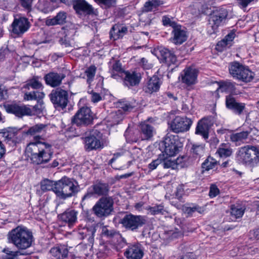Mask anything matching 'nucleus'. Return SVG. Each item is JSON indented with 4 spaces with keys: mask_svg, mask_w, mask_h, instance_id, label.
I'll use <instances>...</instances> for the list:
<instances>
[{
    "mask_svg": "<svg viewBox=\"0 0 259 259\" xmlns=\"http://www.w3.org/2000/svg\"><path fill=\"white\" fill-rule=\"evenodd\" d=\"M46 127V124H38L30 127L27 132V134L34 136V141L29 143L27 150L31 153L30 160L32 163L35 164L48 162L53 154L51 145L40 142V136L36 135L44 133Z\"/></svg>",
    "mask_w": 259,
    "mask_h": 259,
    "instance_id": "1",
    "label": "nucleus"
},
{
    "mask_svg": "<svg viewBox=\"0 0 259 259\" xmlns=\"http://www.w3.org/2000/svg\"><path fill=\"white\" fill-rule=\"evenodd\" d=\"M45 94L41 92L33 91L26 93L24 99L26 100H37V104L33 106L32 108L25 105H19L17 104L6 103L4 108L7 112L13 113L18 117H22L25 115H33L39 114L42 113L45 108L42 99Z\"/></svg>",
    "mask_w": 259,
    "mask_h": 259,
    "instance_id": "2",
    "label": "nucleus"
},
{
    "mask_svg": "<svg viewBox=\"0 0 259 259\" xmlns=\"http://www.w3.org/2000/svg\"><path fill=\"white\" fill-rule=\"evenodd\" d=\"M8 242L19 250L29 248L34 241L32 232L26 227L18 226L9 231L7 235Z\"/></svg>",
    "mask_w": 259,
    "mask_h": 259,
    "instance_id": "3",
    "label": "nucleus"
},
{
    "mask_svg": "<svg viewBox=\"0 0 259 259\" xmlns=\"http://www.w3.org/2000/svg\"><path fill=\"white\" fill-rule=\"evenodd\" d=\"M236 159L239 163L255 166L259 164V151L253 146L240 147L236 153Z\"/></svg>",
    "mask_w": 259,
    "mask_h": 259,
    "instance_id": "4",
    "label": "nucleus"
},
{
    "mask_svg": "<svg viewBox=\"0 0 259 259\" xmlns=\"http://www.w3.org/2000/svg\"><path fill=\"white\" fill-rule=\"evenodd\" d=\"M77 192V183L70 178L64 177L56 182V194L61 199L71 197Z\"/></svg>",
    "mask_w": 259,
    "mask_h": 259,
    "instance_id": "5",
    "label": "nucleus"
},
{
    "mask_svg": "<svg viewBox=\"0 0 259 259\" xmlns=\"http://www.w3.org/2000/svg\"><path fill=\"white\" fill-rule=\"evenodd\" d=\"M229 70L233 78L240 81L248 82L253 78V72L248 67L238 62L234 61L230 63Z\"/></svg>",
    "mask_w": 259,
    "mask_h": 259,
    "instance_id": "6",
    "label": "nucleus"
},
{
    "mask_svg": "<svg viewBox=\"0 0 259 259\" xmlns=\"http://www.w3.org/2000/svg\"><path fill=\"white\" fill-rule=\"evenodd\" d=\"M145 216L134 215L132 213L125 214L119 223L125 230L132 232H137L138 230L146 223Z\"/></svg>",
    "mask_w": 259,
    "mask_h": 259,
    "instance_id": "7",
    "label": "nucleus"
},
{
    "mask_svg": "<svg viewBox=\"0 0 259 259\" xmlns=\"http://www.w3.org/2000/svg\"><path fill=\"white\" fill-rule=\"evenodd\" d=\"M113 201L110 197H102L92 208V211L97 218L102 219L109 215L112 211Z\"/></svg>",
    "mask_w": 259,
    "mask_h": 259,
    "instance_id": "8",
    "label": "nucleus"
},
{
    "mask_svg": "<svg viewBox=\"0 0 259 259\" xmlns=\"http://www.w3.org/2000/svg\"><path fill=\"white\" fill-rule=\"evenodd\" d=\"M103 134L96 129H94L89 136L82 138L84 148L85 151L89 152L93 150L102 149L104 147L102 141Z\"/></svg>",
    "mask_w": 259,
    "mask_h": 259,
    "instance_id": "9",
    "label": "nucleus"
},
{
    "mask_svg": "<svg viewBox=\"0 0 259 259\" xmlns=\"http://www.w3.org/2000/svg\"><path fill=\"white\" fill-rule=\"evenodd\" d=\"M164 147V152L167 156H174L177 154L183 147V144L179 140L177 135L167 134L162 143Z\"/></svg>",
    "mask_w": 259,
    "mask_h": 259,
    "instance_id": "10",
    "label": "nucleus"
},
{
    "mask_svg": "<svg viewBox=\"0 0 259 259\" xmlns=\"http://www.w3.org/2000/svg\"><path fill=\"white\" fill-rule=\"evenodd\" d=\"M51 101L56 108H65L68 103V93L67 91L61 88L53 90L49 95Z\"/></svg>",
    "mask_w": 259,
    "mask_h": 259,
    "instance_id": "11",
    "label": "nucleus"
},
{
    "mask_svg": "<svg viewBox=\"0 0 259 259\" xmlns=\"http://www.w3.org/2000/svg\"><path fill=\"white\" fill-rule=\"evenodd\" d=\"M193 121L186 116H176L170 123V130L175 133H184L189 130Z\"/></svg>",
    "mask_w": 259,
    "mask_h": 259,
    "instance_id": "12",
    "label": "nucleus"
},
{
    "mask_svg": "<svg viewBox=\"0 0 259 259\" xmlns=\"http://www.w3.org/2000/svg\"><path fill=\"white\" fill-rule=\"evenodd\" d=\"M93 117L90 108L82 107L73 116L71 121L78 126L88 125L92 123Z\"/></svg>",
    "mask_w": 259,
    "mask_h": 259,
    "instance_id": "13",
    "label": "nucleus"
},
{
    "mask_svg": "<svg viewBox=\"0 0 259 259\" xmlns=\"http://www.w3.org/2000/svg\"><path fill=\"white\" fill-rule=\"evenodd\" d=\"M30 27V23L25 17L15 18L11 24V32L17 36H21Z\"/></svg>",
    "mask_w": 259,
    "mask_h": 259,
    "instance_id": "14",
    "label": "nucleus"
},
{
    "mask_svg": "<svg viewBox=\"0 0 259 259\" xmlns=\"http://www.w3.org/2000/svg\"><path fill=\"white\" fill-rule=\"evenodd\" d=\"M198 71L192 67H187L184 69L181 73L179 78L183 83L187 86L195 84L197 82Z\"/></svg>",
    "mask_w": 259,
    "mask_h": 259,
    "instance_id": "15",
    "label": "nucleus"
},
{
    "mask_svg": "<svg viewBox=\"0 0 259 259\" xmlns=\"http://www.w3.org/2000/svg\"><path fill=\"white\" fill-rule=\"evenodd\" d=\"M213 123L212 116L206 117L200 120L196 127L195 134L202 136L205 139L208 137V131Z\"/></svg>",
    "mask_w": 259,
    "mask_h": 259,
    "instance_id": "16",
    "label": "nucleus"
},
{
    "mask_svg": "<svg viewBox=\"0 0 259 259\" xmlns=\"http://www.w3.org/2000/svg\"><path fill=\"white\" fill-rule=\"evenodd\" d=\"M73 8L78 14L97 15V10L85 0H74Z\"/></svg>",
    "mask_w": 259,
    "mask_h": 259,
    "instance_id": "17",
    "label": "nucleus"
},
{
    "mask_svg": "<svg viewBox=\"0 0 259 259\" xmlns=\"http://www.w3.org/2000/svg\"><path fill=\"white\" fill-rule=\"evenodd\" d=\"M127 259H141L144 255V248L139 243L128 246L124 253Z\"/></svg>",
    "mask_w": 259,
    "mask_h": 259,
    "instance_id": "18",
    "label": "nucleus"
},
{
    "mask_svg": "<svg viewBox=\"0 0 259 259\" xmlns=\"http://www.w3.org/2000/svg\"><path fill=\"white\" fill-rule=\"evenodd\" d=\"M226 106L228 109L238 115H241L245 108V103L237 102L231 95L226 96Z\"/></svg>",
    "mask_w": 259,
    "mask_h": 259,
    "instance_id": "19",
    "label": "nucleus"
},
{
    "mask_svg": "<svg viewBox=\"0 0 259 259\" xmlns=\"http://www.w3.org/2000/svg\"><path fill=\"white\" fill-rule=\"evenodd\" d=\"M66 77L63 73H58L55 72H51L45 75L44 79L47 84L53 88L59 87L62 83V81Z\"/></svg>",
    "mask_w": 259,
    "mask_h": 259,
    "instance_id": "20",
    "label": "nucleus"
},
{
    "mask_svg": "<svg viewBox=\"0 0 259 259\" xmlns=\"http://www.w3.org/2000/svg\"><path fill=\"white\" fill-rule=\"evenodd\" d=\"M96 232V227L93 225L80 229L78 232V237L81 239L87 238L89 246H92L94 241L95 233Z\"/></svg>",
    "mask_w": 259,
    "mask_h": 259,
    "instance_id": "21",
    "label": "nucleus"
},
{
    "mask_svg": "<svg viewBox=\"0 0 259 259\" xmlns=\"http://www.w3.org/2000/svg\"><path fill=\"white\" fill-rule=\"evenodd\" d=\"M124 78V84L128 87H134L139 84L141 79V75L140 72L132 71H125Z\"/></svg>",
    "mask_w": 259,
    "mask_h": 259,
    "instance_id": "22",
    "label": "nucleus"
},
{
    "mask_svg": "<svg viewBox=\"0 0 259 259\" xmlns=\"http://www.w3.org/2000/svg\"><path fill=\"white\" fill-rule=\"evenodd\" d=\"M161 83L160 78L156 75H153L147 80L143 90L145 92L151 94L159 91Z\"/></svg>",
    "mask_w": 259,
    "mask_h": 259,
    "instance_id": "23",
    "label": "nucleus"
},
{
    "mask_svg": "<svg viewBox=\"0 0 259 259\" xmlns=\"http://www.w3.org/2000/svg\"><path fill=\"white\" fill-rule=\"evenodd\" d=\"M173 36L171 37L172 41L175 44H182L187 39L186 32L182 28L181 25H178L172 31Z\"/></svg>",
    "mask_w": 259,
    "mask_h": 259,
    "instance_id": "24",
    "label": "nucleus"
},
{
    "mask_svg": "<svg viewBox=\"0 0 259 259\" xmlns=\"http://www.w3.org/2000/svg\"><path fill=\"white\" fill-rule=\"evenodd\" d=\"M76 30L74 29H65L62 33V36L59 39V43L61 45L64 46L65 47L71 46V40L74 39V36L76 33Z\"/></svg>",
    "mask_w": 259,
    "mask_h": 259,
    "instance_id": "25",
    "label": "nucleus"
},
{
    "mask_svg": "<svg viewBox=\"0 0 259 259\" xmlns=\"http://www.w3.org/2000/svg\"><path fill=\"white\" fill-rule=\"evenodd\" d=\"M161 59L168 65L176 64L177 59L176 55L171 51L166 48H161L159 50Z\"/></svg>",
    "mask_w": 259,
    "mask_h": 259,
    "instance_id": "26",
    "label": "nucleus"
},
{
    "mask_svg": "<svg viewBox=\"0 0 259 259\" xmlns=\"http://www.w3.org/2000/svg\"><path fill=\"white\" fill-rule=\"evenodd\" d=\"M77 211L75 210H67L59 215L62 221L67 223L69 226L73 225L77 222Z\"/></svg>",
    "mask_w": 259,
    "mask_h": 259,
    "instance_id": "27",
    "label": "nucleus"
},
{
    "mask_svg": "<svg viewBox=\"0 0 259 259\" xmlns=\"http://www.w3.org/2000/svg\"><path fill=\"white\" fill-rule=\"evenodd\" d=\"M127 32V28L126 26L115 25L112 27L110 31V35L111 38L117 40L122 38Z\"/></svg>",
    "mask_w": 259,
    "mask_h": 259,
    "instance_id": "28",
    "label": "nucleus"
},
{
    "mask_svg": "<svg viewBox=\"0 0 259 259\" xmlns=\"http://www.w3.org/2000/svg\"><path fill=\"white\" fill-rule=\"evenodd\" d=\"M66 13L61 11L59 12L54 18L47 19L46 21V24L47 26L62 25L66 22Z\"/></svg>",
    "mask_w": 259,
    "mask_h": 259,
    "instance_id": "29",
    "label": "nucleus"
},
{
    "mask_svg": "<svg viewBox=\"0 0 259 259\" xmlns=\"http://www.w3.org/2000/svg\"><path fill=\"white\" fill-rule=\"evenodd\" d=\"M228 15L227 11H224L221 16H217V15H211L209 21V26L211 27L213 32H215L218 27L221 25L223 21L224 20Z\"/></svg>",
    "mask_w": 259,
    "mask_h": 259,
    "instance_id": "30",
    "label": "nucleus"
},
{
    "mask_svg": "<svg viewBox=\"0 0 259 259\" xmlns=\"http://www.w3.org/2000/svg\"><path fill=\"white\" fill-rule=\"evenodd\" d=\"M50 252L57 259H64L67 257L68 250L65 246L59 245L51 248Z\"/></svg>",
    "mask_w": 259,
    "mask_h": 259,
    "instance_id": "31",
    "label": "nucleus"
},
{
    "mask_svg": "<svg viewBox=\"0 0 259 259\" xmlns=\"http://www.w3.org/2000/svg\"><path fill=\"white\" fill-rule=\"evenodd\" d=\"M141 134L142 140H149L153 135V127L146 122H144L141 124Z\"/></svg>",
    "mask_w": 259,
    "mask_h": 259,
    "instance_id": "32",
    "label": "nucleus"
},
{
    "mask_svg": "<svg viewBox=\"0 0 259 259\" xmlns=\"http://www.w3.org/2000/svg\"><path fill=\"white\" fill-rule=\"evenodd\" d=\"M109 71L111 73V77L116 79H119L121 77V74L124 73L125 72L123 71L121 64L119 61H115L112 64L110 68Z\"/></svg>",
    "mask_w": 259,
    "mask_h": 259,
    "instance_id": "33",
    "label": "nucleus"
},
{
    "mask_svg": "<svg viewBox=\"0 0 259 259\" xmlns=\"http://www.w3.org/2000/svg\"><path fill=\"white\" fill-rule=\"evenodd\" d=\"M91 187L95 195L98 196L106 195L109 191L108 185L106 183L99 182L94 184Z\"/></svg>",
    "mask_w": 259,
    "mask_h": 259,
    "instance_id": "34",
    "label": "nucleus"
},
{
    "mask_svg": "<svg viewBox=\"0 0 259 259\" xmlns=\"http://www.w3.org/2000/svg\"><path fill=\"white\" fill-rule=\"evenodd\" d=\"M20 132V130L15 128H9L4 133V136L7 142L15 144L18 140L17 136Z\"/></svg>",
    "mask_w": 259,
    "mask_h": 259,
    "instance_id": "35",
    "label": "nucleus"
},
{
    "mask_svg": "<svg viewBox=\"0 0 259 259\" xmlns=\"http://www.w3.org/2000/svg\"><path fill=\"white\" fill-rule=\"evenodd\" d=\"M217 153L220 157L226 158L232 154V149L227 144H222L218 149Z\"/></svg>",
    "mask_w": 259,
    "mask_h": 259,
    "instance_id": "36",
    "label": "nucleus"
},
{
    "mask_svg": "<svg viewBox=\"0 0 259 259\" xmlns=\"http://www.w3.org/2000/svg\"><path fill=\"white\" fill-rule=\"evenodd\" d=\"M249 134L250 132L248 131H243L233 134L231 135L230 139L232 142H243L244 140L247 139Z\"/></svg>",
    "mask_w": 259,
    "mask_h": 259,
    "instance_id": "37",
    "label": "nucleus"
},
{
    "mask_svg": "<svg viewBox=\"0 0 259 259\" xmlns=\"http://www.w3.org/2000/svg\"><path fill=\"white\" fill-rule=\"evenodd\" d=\"M162 4L163 2L161 0H148L145 3L144 11L147 12L152 11L154 9H156Z\"/></svg>",
    "mask_w": 259,
    "mask_h": 259,
    "instance_id": "38",
    "label": "nucleus"
},
{
    "mask_svg": "<svg viewBox=\"0 0 259 259\" xmlns=\"http://www.w3.org/2000/svg\"><path fill=\"white\" fill-rule=\"evenodd\" d=\"M191 152L195 157H199L202 156L204 152V145L203 144H193L191 149Z\"/></svg>",
    "mask_w": 259,
    "mask_h": 259,
    "instance_id": "39",
    "label": "nucleus"
},
{
    "mask_svg": "<svg viewBox=\"0 0 259 259\" xmlns=\"http://www.w3.org/2000/svg\"><path fill=\"white\" fill-rule=\"evenodd\" d=\"M41 189L43 191L52 190L56 194V182L44 180L41 182Z\"/></svg>",
    "mask_w": 259,
    "mask_h": 259,
    "instance_id": "40",
    "label": "nucleus"
},
{
    "mask_svg": "<svg viewBox=\"0 0 259 259\" xmlns=\"http://www.w3.org/2000/svg\"><path fill=\"white\" fill-rule=\"evenodd\" d=\"M245 209L238 204H233L231 206V214L236 219L242 217L244 213Z\"/></svg>",
    "mask_w": 259,
    "mask_h": 259,
    "instance_id": "41",
    "label": "nucleus"
},
{
    "mask_svg": "<svg viewBox=\"0 0 259 259\" xmlns=\"http://www.w3.org/2000/svg\"><path fill=\"white\" fill-rule=\"evenodd\" d=\"M101 233L103 236L111 238H116L119 232L112 228H109L107 226H103Z\"/></svg>",
    "mask_w": 259,
    "mask_h": 259,
    "instance_id": "42",
    "label": "nucleus"
},
{
    "mask_svg": "<svg viewBox=\"0 0 259 259\" xmlns=\"http://www.w3.org/2000/svg\"><path fill=\"white\" fill-rule=\"evenodd\" d=\"M217 164V161L215 159L209 157L202 164V167L206 170H209L215 168Z\"/></svg>",
    "mask_w": 259,
    "mask_h": 259,
    "instance_id": "43",
    "label": "nucleus"
},
{
    "mask_svg": "<svg viewBox=\"0 0 259 259\" xmlns=\"http://www.w3.org/2000/svg\"><path fill=\"white\" fill-rule=\"evenodd\" d=\"M146 209L151 215L163 214L165 211L163 206L161 204L155 205L152 207L149 206Z\"/></svg>",
    "mask_w": 259,
    "mask_h": 259,
    "instance_id": "44",
    "label": "nucleus"
},
{
    "mask_svg": "<svg viewBox=\"0 0 259 259\" xmlns=\"http://www.w3.org/2000/svg\"><path fill=\"white\" fill-rule=\"evenodd\" d=\"M235 83L231 81H224L221 82L219 86V89L222 92L232 91L235 90Z\"/></svg>",
    "mask_w": 259,
    "mask_h": 259,
    "instance_id": "45",
    "label": "nucleus"
},
{
    "mask_svg": "<svg viewBox=\"0 0 259 259\" xmlns=\"http://www.w3.org/2000/svg\"><path fill=\"white\" fill-rule=\"evenodd\" d=\"M203 208L198 205L186 207L185 209V213H187L189 216L192 215L195 212H197L201 214L203 213Z\"/></svg>",
    "mask_w": 259,
    "mask_h": 259,
    "instance_id": "46",
    "label": "nucleus"
},
{
    "mask_svg": "<svg viewBox=\"0 0 259 259\" xmlns=\"http://www.w3.org/2000/svg\"><path fill=\"white\" fill-rule=\"evenodd\" d=\"M95 1L105 9L114 6L116 2V0H95Z\"/></svg>",
    "mask_w": 259,
    "mask_h": 259,
    "instance_id": "47",
    "label": "nucleus"
},
{
    "mask_svg": "<svg viewBox=\"0 0 259 259\" xmlns=\"http://www.w3.org/2000/svg\"><path fill=\"white\" fill-rule=\"evenodd\" d=\"M163 160V155L161 154L158 155L157 159L153 160L152 161L148 164V167L150 171L156 169L158 165L162 162Z\"/></svg>",
    "mask_w": 259,
    "mask_h": 259,
    "instance_id": "48",
    "label": "nucleus"
},
{
    "mask_svg": "<svg viewBox=\"0 0 259 259\" xmlns=\"http://www.w3.org/2000/svg\"><path fill=\"white\" fill-rule=\"evenodd\" d=\"M237 5L241 9L244 10L249 5L256 2L257 0H236Z\"/></svg>",
    "mask_w": 259,
    "mask_h": 259,
    "instance_id": "49",
    "label": "nucleus"
},
{
    "mask_svg": "<svg viewBox=\"0 0 259 259\" xmlns=\"http://www.w3.org/2000/svg\"><path fill=\"white\" fill-rule=\"evenodd\" d=\"M27 85L34 89H39L42 87L41 83L38 80V77H34L30 80Z\"/></svg>",
    "mask_w": 259,
    "mask_h": 259,
    "instance_id": "50",
    "label": "nucleus"
},
{
    "mask_svg": "<svg viewBox=\"0 0 259 259\" xmlns=\"http://www.w3.org/2000/svg\"><path fill=\"white\" fill-rule=\"evenodd\" d=\"M162 21L163 25L165 26H170L173 28V29L179 25L175 21H172L170 18L166 16L162 17Z\"/></svg>",
    "mask_w": 259,
    "mask_h": 259,
    "instance_id": "51",
    "label": "nucleus"
},
{
    "mask_svg": "<svg viewBox=\"0 0 259 259\" xmlns=\"http://www.w3.org/2000/svg\"><path fill=\"white\" fill-rule=\"evenodd\" d=\"M119 104L120 108L124 111H130L135 107L131 103L126 101L120 102Z\"/></svg>",
    "mask_w": 259,
    "mask_h": 259,
    "instance_id": "52",
    "label": "nucleus"
},
{
    "mask_svg": "<svg viewBox=\"0 0 259 259\" xmlns=\"http://www.w3.org/2000/svg\"><path fill=\"white\" fill-rule=\"evenodd\" d=\"M115 238L117 239L116 245L117 248L121 249L126 245V240L125 238L122 237L120 233L117 234V236Z\"/></svg>",
    "mask_w": 259,
    "mask_h": 259,
    "instance_id": "53",
    "label": "nucleus"
},
{
    "mask_svg": "<svg viewBox=\"0 0 259 259\" xmlns=\"http://www.w3.org/2000/svg\"><path fill=\"white\" fill-rule=\"evenodd\" d=\"M162 155H163V160H162L163 167L165 168L170 167L174 168L176 165L175 161L169 159L167 157H165L164 154Z\"/></svg>",
    "mask_w": 259,
    "mask_h": 259,
    "instance_id": "54",
    "label": "nucleus"
},
{
    "mask_svg": "<svg viewBox=\"0 0 259 259\" xmlns=\"http://www.w3.org/2000/svg\"><path fill=\"white\" fill-rule=\"evenodd\" d=\"M96 71V67L95 66H91L85 71V74L88 77V80H93Z\"/></svg>",
    "mask_w": 259,
    "mask_h": 259,
    "instance_id": "55",
    "label": "nucleus"
},
{
    "mask_svg": "<svg viewBox=\"0 0 259 259\" xmlns=\"http://www.w3.org/2000/svg\"><path fill=\"white\" fill-rule=\"evenodd\" d=\"M140 65L144 69L148 70L152 67V64L149 63L148 60L145 58H142L141 59Z\"/></svg>",
    "mask_w": 259,
    "mask_h": 259,
    "instance_id": "56",
    "label": "nucleus"
},
{
    "mask_svg": "<svg viewBox=\"0 0 259 259\" xmlns=\"http://www.w3.org/2000/svg\"><path fill=\"white\" fill-rule=\"evenodd\" d=\"M220 192L218 188L214 185H212L210 187L209 195L211 198L217 196Z\"/></svg>",
    "mask_w": 259,
    "mask_h": 259,
    "instance_id": "57",
    "label": "nucleus"
},
{
    "mask_svg": "<svg viewBox=\"0 0 259 259\" xmlns=\"http://www.w3.org/2000/svg\"><path fill=\"white\" fill-rule=\"evenodd\" d=\"M95 194L94 193L93 190L91 187H90L88 190L87 193L83 195L82 198V201H84L86 199H88L93 197Z\"/></svg>",
    "mask_w": 259,
    "mask_h": 259,
    "instance_id": "58",
    "label": "nucleus"
},
{
    "mask_svg": "<svg viewBox=\"0 0 259 259\" xmlns=\"http://www.w3.org/2000/svg\"><path fill=\"white\" fill-rule=\"evenodd\" d=\"M224 11H227V10L223 7H219L215 8L214 10H212V13L211 15H216L217 16H221L222 14Z\"/></svg>",
    "mask_w": 259,
    "mask_h": 259,
    "instance_id": "59",
    "label": "nucleus"
},
{
    "mask_svg": "<svg viewBox=\"0 0 259 259\" xmlns=\"http://www.w3.org/2000/svg\"><path fill=\"white\" fill-rule=\"evenodd\" d=\"M102 100V97L98 93L93 92L91 94V100L94 103H97Z\"/></svg>",
    "mask_w": 259,
    "mask_h": 259,
    "instance_id": "60",
    "label": "nucleus"
},
{
    "mask_svg": "<svg viewBox=\"0 0 259 259\" xmlns=\"http://www.w3.org/2000/svg\"><path fill=\"white\" fill-rule=\"evenodd\" d=\"M33 0H21L22 7L29 10L31 7Z\"/></svg>",
    "mask_w": 259,
    "mask_h": 259,
    "instance_id": "61",
    "label": "nucleus"
},
{
    "mask_svg": "<svg viewBox=\"0 0 259 259\" xmlns=\"http://www.w3.org/2000/svg\"><path fill=\"white\" fill-rule=\"evenodd\" d=\"M235 34L234 32L231 31L228 33L224 38V39L230 44L235 38Z\"/></svg>",
    "mask_w": 259,
    "mask_h": 259,
    "instance_id": "62",
    "label": "nucleus"
},
{
    "mask_svg": "<svg viewBox=\"0 0 259 259\" xmlns=\"http://www.w3.org/2000/svg\"><path fill=\"white\" fill-rule=\"evenodd\" d=\"M229 44L224 38L222 40L218 42L217 44V47L219 49L220 48H221L220 50L222 51L224 48L227 47Z\"/></svg>",
    "mask_w": 259,
    "mask_h": 259,
    "instance_id": "63",
    "label": "nucleus"
},
{
    "mask_svg": "<svg viewBox=\"0 0 259 259\" xmlns=\"http://www.w3.org/2000/svg\"><path fill=\"white\" fill-rule=\"evenodd\" d=\"M248 252L251 255H254L256 253H259V248H250L248 250Z\"/></svg>",
    "mask_w": 259,
    "mask_h": 259,
    "instance_id": "64",
    "label": "nucleus"
}]
</instances>
